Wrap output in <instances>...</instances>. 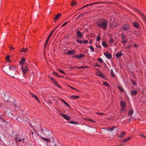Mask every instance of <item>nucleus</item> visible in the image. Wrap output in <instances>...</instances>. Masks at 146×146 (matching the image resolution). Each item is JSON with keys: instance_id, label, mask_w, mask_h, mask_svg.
<instances>
[{"instance_id": "40", "label": "nucleus", "mask_w": 146, "mask_h": 146, "mask_svg": "<svg viewBox=\"0 0 146 146\" xmlns=\"http://www.w3.org/2000/svg\"><path fill=\"white\" fill-rule=\"evenodd\" d=\"M127 42V40H123L121 41V42L124 45H125L126 43Z\"/></svg>"}, {"instance_id": "61", "label": "nucleus", "mask_w": 146, "mask_h": 146, "mask_svg": "<svg viewBox=\"0 0 146 146\" xmlns=\"http://www.w3.org/2000/svg\"><path fill=\"white\" fill-rule=\"evenodd\" d=\"M96 46L98 48H100L101 47V46L100 45H97Z\"/></svg>"}, {"instance_id": "8", "label": "nucleus", "mask_w": 146, "mask_h": 146, "mask_svg": "<svg viewBox=\"0 0 146 146\" xmlns=\"http://www.w3.org/2000/svg\"><path fill=\"white\" fill-rule=\"evenodd\" d=\"M104 54L108 59H110L112 58V56L111 54H110L108 52L104 53Z\"/></svg>"}, {"instance_id": "33", "label": "nucleus", "mask_w": 146, "mask_h": 146, "mask_svg": "<svg viewBox=\"0 0 146 146\" xmlns=\"http://www.w3.org/2000/svg\"><path fill=\"white\" fill-rule=\"evenodd\" d=\"M79 59H80L84 58L85 56V55L83 54H81L79 55Z\"/></svg>"}, {"instance_id": "1", "label": "nucleus", "mask_w": 146, "mask_h": 146, "mask_svg": "<svg viewBox=\"0 0 146 146\" xmlns=\"http://www.w3.org/2000/svg\"><path fill=\"white\" fill-rule=\"evenodd\" d=\"M96 24L98 27L104 30L107 29L108 28V22L105 19H98L96 22Z\"/></svg>"}, {"instance_id": "11", "label": "nucleus", "mask_w": 146, "mask_h": 146, "mask_svg": "<svg viewBox=\"0 0 146 146\" xmlns=\"http://www.w3.org/2000/svg\"><path fill=\"white\" fill-rule=\"evenodd\" d=\"M77 36L78 38H81L82 36V35L81 32L79 30L77 31Z\"/></svg>"}, {"instance_id": "29", "label": "nucleus", "mask_w": 146, "mask_h": 146, "mask_svg": "<svg viewBox=\"0 0 146 146\" xmlns=\"http://www.w3.org/2000/svg\"><path fill=\"white\" fill-rule=\"evenodd\" d=\"M102 46L104 47L107 48L108 47V45L104 41H103L102 42Z\"/></svg>"}, {"instance_id": "42", "label": "nucleus", "mask_w": 146, "mask_h": 146, "mask_svg": "<svg viewBox=\"0 0 146 146\" xmlns=\"http://www.w3.org/2000/svg\"><path fill=\"white\" fill-rule=\"evenodd\" d=\"M58 70L60 72L63 73V74H66L65 72L62 70L60 69H59Z\"/></svg>"}, {"instance_id": "4", "label": "nucleus", "mask_w": 146, "mask_h": 146, "mask_svg": "<svg viewBox=\"0 0 146 146\" xmlns=\"http://www.w3.org/2000/svg\"><path fill=\"white\" fill-rule=\"evenodd\" d=\"M50 79L52 80L53 84L55 86L59 89H61L62 88L57 83V82L54 80L53 78L50 77Z\"/></svg>"}, {"instance_id": "17", "label": "nucleus", "mask_w": 146, "mask_h": 146, "mask_svg": "<svg viewBox=\"0 0 146 146\" xmlns=\"http://www.w3.org/2000/svg\"><path fill=\"white\" fill-rule=\"evenodd\" d=\"M137 90H131V91L130 94L131 95H135L137 94Z\"/></svg>"}, {"instance_id": "12", "label": "nucleus", "mask_w": 146, "mask_h": 146, "mask_svg": "<svg viewBox=\"0 0 146 146\" xmlns=\"http://www.w3.org/2000/svg\"><path fill=\"white\" fill-rule=\"evenodd\" d=\"M130 27V26L129 24H125L124 25L123 27L124 30H127Z\"/></svg>"}, {"instance_id": "48", "label": "nucleus", "mask_w": 146, "mask_h": 146, "mask_svg": "<svg viewBox=\"0 0 146 146\" xmlns=\"http://www.w3.org/2000/svg\"><path fill=\"white\" fill-rule=\"evenodd\" d=\"M76 42L78 43H80V44L82 43V40H76Z\"/></svg>"}, {"instance_id": "23", "label": "nucleus", "mask_w": 146, "mask_h": 146, "mask_svg": "<svg viewBox=\"0 0 146 146\" xmlns=\"http://www.w3.org/2000/svg\"><path fill=\"white\" fill-rule=\"evenodd\" d=\"M110 75L113 78H114L115 76V75L112 69H111L110 70Z\"/></svg>"}, {"instance_id": "45", "label": "nucleus", "mask_w": 146, "mask_h": 146, "mask_svg": "<svg viewBox=\"0 0 146 146\" xmlns=\"http://www.w3.org/2000/svg\"><path fill=\"white\" fill-rule=\"evenodd\" d=\"M118 88L120 91L121 92H123V89L121 87H120V86L118 87Z\"/></svg>"}, {"instance_id": "31", "label": "nucleus", "mask_w": 146, "mask_h": 146, "mask_svg": "<svg viewBox=\"0 0 146 146\" xmlns=\"http://www.w3.org/2000/svg\"><path fill=\"white\" fill-rule=\"evenodd\" d=\"M133 110L131 109L129 110V111L128 112L129 115H131L133 114Z\"/></svg>"}, {"instance_id": "64", "label": "nucleus", "mask_w": 146, "mask_h": 146, "mask_svg": "<svg viewBox=\"0 0 146 146\" xmlns=\"http://www.w3.org/2000/svg\"><path fill=\"white\" fill-rule=\"evenodd\" d=\"M133 46L135 47H137V45L136 44H134Z\"/></svg>"}, {"instance_id": "50", "label": "nucleus", "mask_w": 146, "mask_h": 146, "mask_svg": "<svg viewBox=\"0 0 146 146\" xmlns=\"http://www.w3.org/2000/svg\"><path fill=\"white\" fill-rule=\"evenodd\" d=\"M72 57L74 58H76L79 59V55H74Z\"/></svg>"}, {"instance_id": "39", "label": "nucleus", "mask_w": 146, "mask_h": 146, "mask_svg": "<svg viewBox=\"0 0 146 146\" xmlns=\"http://www.w3.org/2000/svg\"><path fill=\"white\" fill-rule=\"evenodd\" d=\"M100 40H101L100 37L98 35L96 38V41H99Z\"/></svg>"}, {"instance_id": "13", "label": "nucleus", "mask_w": 146, "mask_h": 146, "mask_svg": "<svg viewBox=\"0 0 146 146\" xmlns=\"http://www.w3.org/2000/svg\"><path fill=\"white\" fill-rule=\"evenodd\" d=\"M138 12L140 14V15L142 16V18L143 19V21L144 22L146 23V17L145 16V15L142 13L141 12H140L139 11H138Z\"/></svg>"}, {"instance_id": "43", "label": "nucleus", "mask_w": 146, "mask_h": 146, "mask_svg": "<svg viewBox=\"0 0 146 146\" xmlns=\"http://www.w3.org/2000/svg\"><path fill=\"white\" fill-rule=\"evenodd\" d=\"M71 98H79L80 97L79 96H72L71 97Z\"/></svg>"}, {"instance_id": "24", "label": "nucleus", "mask_w": 146, "mask_h": 146, "mask_svg": "<svg viewBox=\"0 0 146 146\" xmlns=\"http://www.w3.org/2000/svg\"><path fill=\"white\" fill-rule=\"evenodd\" d=\"M40 137L44 141L46 142H48L50 141L49 139L48 138H44L42 136H40Z\"/></svg>"}, {"instance_id": "27", "label": "nucleus", "mask_w": 146, "mask_h": 146, "mask_svg": "<svg viewBox=\"0 0 146 146\" xmlns=\"http://www.w3.org/2000/svg\"><path fill=\"white\" fill-rule=\"evenodd\" d=\"M20 50L21 52H26L28 50V49L27 48H23L21 49Z\"/></svg>"}, {"instance_id": "54", "label": "nucleus", "mask_w": 146, "mask_h": 146, "mask_svg": "<svg viewBox=\"0 0 146 146\" xmlns=\"http://www.w3.org/2000/svg\"><path fill=\"white\" fill-rule=\"evenodd\" d=\"M0 119L2 120V121H3L4 122H6V121L1 116V117H0Z\"/></svg>"}, {"instance_id": "44", "label": "nucleus", "mask_w": 146, "mask_h": 146, "mask_svg": "<svg viewBox=\"0 0 146 146\" xmlns=\"http://www.w3.org/2000/svg\"><path fill=\"white\" fill-rule=\"evenodd\" d=\"M9 57H10V56L9 55H7L6 56V57L5 58V59H6L7 61H9Z\"/></svg>"}, {"instance_id": "46", "label": "nucleus", "mask_w": 146, "mask_h": 146, "mask_svg": "<svg viewBox=\"0 0 146 146\" xmlns=\"http://www.w3.org/2000/svg\"><path fill=\"white\" fill-rule=\"evenodd\" d=\"M69 123L71 124H77L78 123L74 121H70L69 122Z\"/></svg>"}, {"instance_id": "36", "label": "nucleus", "mask_w": 146, "mask_h": 146, "mask_svg": "<svg viewBox=\"0 0 146 146\" xmlns=\"http://www.w3.org/2000/svg\"><path fill=\"white\" fill-rule=\"evenodd\" d=\"M76 4V1H73L71 3V5L72 6H75Z\"/></svg>"}, {"instance_id": "5", "label": "nucleus", "mask_w": 146, "mask_h": 146, "mask_svg": "<svg viewBox=\"0 0 146 146\" xmlns=\"http://www.w3.org/2000/svg\"><path fill=\"white\" fill-rule=\"evenodd\" d=\"M21 70L23 73L24 74H25L28 70V69L27 68V66H23L21 67Z\"/></svg>"}, {"instance_id": "41", "label": "nucleus", "mask_w": 146, "mask_h": 146, "mask_svg": "<svg viewBox=\"0 0 146 146\" xmlns=\"http://www.w3.org/2000/svg\"><path fill=\"white\" fill-rule=\"evenodd\" d=\"M89 48H90V50H92V52L94 51V47L93 46H90Z\"/></svg>"}, {"instance_id": "56", "label": "nucleus", "mask_w": 146, "mask_h": 146, "mask_svg": "<svg viewBox=\"0 0 146 146\" xmlns=\"http://www.w3.org/2000/svg\"><path fill=\"white\" fill-rule=\"evenodd\" d=\"M104 68H106L107 67V65L105 63H104Z\"/></svg>"}, {"instance_id": "60", "label": "nucleus", "mask_w": 146, "mask_h": 146, "mask_svg": "<svg viewBox=\"0 0 146 146\" xmlns=\"http://www.w3.org/2000/svg\"><path fill=\"white\" fill-rule=\"evenodd\" d=\"M31 93V94H32L33 95V97H34L35 98V97H37L36 95L33 94L32 93Z\"/></svg>"}, {"instance_id": "26", "label": "nucleus", "mask_w": 146, "mask_h": 146, "mask_svg": "<svg viewBox=\"0 0 146 146\" xmlns=\"http://www.w3.org/2000/svg\"><path fill=\"white\" fill-rule=\"evenodd\" d=\"M114 40L113 39V38L111 37H110V38L109 41V44H111V43H114Z\"/></svg>"}, {"instance_id": "53", "label": "nucleus", "mask_w": 146, "mask_h": 146, "mask_svg": "<svg viewBox=\"0 0 146 146\" xmlns=\"http://www.w3.org/2000/svg\"><path fill=\"white\" fill-rule=\"evenodd\" d=\"M88 42V40H82V43H83V44H84L85 43H87Z\"/></svg>"}, {"instance_id": "9", "label": "nucleus", "mask_w": 146, "mask_h": 146, "mask_svg": "<svg viewBox=\"0 0 146 146\" xmlns=\"http://www.w3.org/2000/svg\"><path fill=\"white\" fill-rule=\"evenodd\" d=\"M102 72L101 71H99V72H96V75L97 76L104 78V75L103 74H102Z\"/></svg>"}, {"instance_id": "14", "label": "nucleus", "mask_w": 146, "mask_h": 146, "mask_svg": "<svg viewBox=\"0 0 146 146\" xmlns=\"http://www.w3.org/2000/svg\"><path fill=\"white\" fill-rule=\"evenodd\" d=\"M122 54L123 53H122L121 52H118L116 54L115 56L117 58H119L121 57L122 56Z\"/></svg>"}, {"instance_id": "18", "label": "nucleus", "mask_w": 146, "mask_h": 146, "mask_svg": "<svg viewBox=\"0 0 146 146\" xmlns=\"http://www.w3.org/2000/svg\"><path fill=\"white\" fill-rule=\"evenodd\" d=\"M115 126H113L111 127H109L108 128L107 130L109 131H112L114 130L115 128H116Z\"/></svg>"}, {"instance_id": "37", "label": "nucleus", "mask_w": 146, "mask_h": 146, "mask_svg": "<svg viewBox=\"0 0 146 146\" xmlns=\"http://www.w3.org/2000/svg\"><path fill=\"white\" fill-rule=\"evenodd\" d=\"M103 84L106 86H109V84L107 82H103Z\"/></svg>"}, {"instance_id": "2", "label": "nucleus", "mask_w": 146, "mask_h": 146, "mask_svg": "<svg viewBox=\"0 0 146 146\" xmlns=\"http://www.w3.org/2000/svg\"><path fill=\"white\" fill-rule=\"evenodd\" d=\"M56 30V29L54 28L49 34L46 41L44 44V48H46L50 36L53 34Z\"/></svg>"}, {"instance_id": "52", "label": "nucleus", "mask_w": 146, "mask_h": 146, "mask_svg": "<svg viewBox=\"0 0 146 146\" xmlns=\"http://www.w3.org/2000/svg\"><path fill=\"white\" fill-rule=\"evenodd\" d=\"M94 66L95 67H101V65H99L98 64H96L94 65Z\"/></svg>"}, {"instance_id": "49", "label": "nucleus", "mask_w": 146, "mask_h": 146, "mask_svg": "<svg viewBox=\"0 0 146 146\" xmlns=\"http://www.w3.org/2000/svg\"><path fill=\"white\" fill-rule=\"evenodd\" d=\"M126 37V36L124 35H123L121 36V38L123 40Z\"/></svg>"}, {"instance_id": "15", "label": "nucleus", "mask_w": 146, "mask_h": 146, "mask_svg": "<svg viewBox=\"0 0 146 146\" xmlns=\"http://www.w3.org/2000/svg\"><path fill=\"white\" fill-rule=\"evenodd\" d=\"M15 140L16 142H20L21 141H23V143H25L24 141H23L25 140L24 138H19L18 139L16 137L15 138Z\"/></svg>"}, {"instance_id": "22", "label": "nucleus", "mask_w": 146, "mask_h": 146, "mask_svg": "<svg viewBox=\"0 0 146 146\" xmlns=\"http://www.w3.org/2000/svg\"><path fill=\"white\" fill-rule=\"evenodd\" d=\"M121 107H126V102H125L121 101L120 103Z\"/></svg>"}, {"instance_id": "57", "label": "nucleus", "mask_w": 146, "mask_h": 146, "mask_svg": "<svg viewBox=\"0 0 146 146\" xmlns=\"http://www.w3.org/2000/svg\"><path fill=\"white\" fill-rule=\"evenodd\" d=\"M140 136L141 137H143L144 138H146V137L143 134L140 135Z\"/></svg>"}, {"instance_id": "55", "label": "nucleus", "mask_w": 146, "mask_h": 146, "mask_svg": "<svg viewBox=\"0 0 146 146\" xmlns=\"http://www.w3.org/2000/svg\"><path fill=\"white\" fill-rule=\"evenodd\" d=\"M67 24V22H66L64 23L63 24H62V25L61 26V27L65 26V25H66Z\"/></svg>"}, {"instance_id": "62", "label": "nucleus", "mask_w": 146, "mask_h": 146, "mask_svg": "<svg viewBox=\"0 0 146 146\" xmlns=\"http://www.w3.org/2000/svg\"><path fill=\"white\" fill-rule=\"evenodd\" d=\"M131 46V45H129L128 46L126 47V48H130Z\"/></svg>"}, {"instance_id": "32", "label": "nucleus", "mask_w": 146, "mask_h": 146, "mask_svg": "<svg viewBox=\"0 0 146 146\" xmlns=\"http://www.w3.org/2000/svg\"><path fill=\"white\" fill-rule=\"evenodd\" d=\"M9 69L10 70H15V68L14 66H11L9 67Z\"/></svg>"}, {"instance_id": "51", "label": "nucleus", "mask_w": 146, "mask_h": 146, "mask_svg": "<svg viewBox=\"0 0 146 146\" xmlns=\"http://www.w3.org/2000/svg\"><path fill=\"white\" fill-rule=\"evenodd\" d=\"M40 131L42 134H44V129H42V128H41L40 129Z\"/></svg>"}, {"instance_id": "25", "label": "nucleus", "mask_w": 146, "mask_h": 146, "mask_svg": "<svg viewBox=\"0 0 146 146\" xmlns=\"http://www.w3.org/2000/svg\"><path fill=\"white\" fill-rule=\"evenodd\" d=\"M60 100L65 105H66L67 106L69 107V106L68 104L63 99L61 98L60 99Z\"/></svg>"}, {"instance_id": "30", "label": "nucleus", "mask_w": 146, "mask_h": 146, "mask_svg": "<svg viewBox=\"0 0 146 146\" xmlns=\"http://www.w3.org/2000/svg\"><path fill=\"white\" fill-rule=\"evenodd\" d=\"M60 15L61 14L60 13H58V14L56 15L55 17L54 18V19L55 20L59 18Z\"/></svg>"}, {"instance_id": "19", "label": "nucleus", "mask_w": 146, "mask_h": 146, "mask_svg": "<svg viewBox=\"0 0 146 146\" xmlns=\"http://www.w3.org/2000/svg\"><path fill=\"white\" fill-rule=\"evenodd\" d=\"M126 132L125 131H123L122 132L119 136V137L120 138H121L123 137L124 135L125 134Z\"/></svg>"}, {"instance_id": "58", "label": "nucleus", "mask_w": 146, "mask_h": 146, "mask_svg": "<svg viewBox=\"0 0 146 146\" xmlns=\"http://www.w3.org/2000/svg\"><path fill=\"white\" fill-rule=\"evenodd\" d=\"M132 84L134 85H136V82L134 81H133V82H132Z\"/></svg>"}, {"instance_id": "38", "label": "nucleus", "mask_w": 146, "mask_h": 146, "mask_svg": "<svg viewBox=\"0 0 146 146\" xmlns=\"http://www.w3.org/2000/svg\"><path fill=\"white\" fill-rule=\"evenodd\" d=\"M29 134L32 137H33V135H34V132L32 130H30V132Z\"/></svg>"}, {"instance_id": "21", "label": "nucleus", "mask_w": 146, "mask_h": 146, "mask_svg": "<svg viewBox=\"0 0 146 146\" xmlns=\"http://www.w3.org/2000/svg\"><path fill=\"white\" fill-rule=\"evenodd\" d=\"M25 61V59L24 58H22L20 61V64L21 65L24 64Z\"/></svg>"}, {"instance_id": "47", "label": "nucleus", "mask_w": 146, "mask_h": 146, "mask_svg": "<svg viewBox=\"0 0 146 146\" xmlns=\"http://www.w3.org/2000/svg\"><path fill=\"white\" fill-rule=\"evenodd\" d=\"M125 107H121V110L122 111H125Z\"/></svg>"}, {"instance_id": "10", "label": "nucleus", "mask_w": 146, "mask_h": 146, "mask_svg": "<svg viewBox=\"0 0 146 146\" xmlns=\"http://www.w3.org/2000/svg\"><path fill=\"white\" fill-rule=\"evenodd\" d=\"M75 50L74 49H73L71 50H68L67 51V54H69L70 55L74 54L75 53Z\"/></svg>"}, {"instance_id": "35", "label": "nucleus", "mask_w": 146, "mask_h": 146, "mask_svg": "<svg viewBox=\"0 0 146 146\" xmlns=\"http://www.w3.org/2000/svg\"><path fill=\"white\" fill-rule=\"evenodd\" d=\"M98 61L100 62V63H102L103 62V61L101 58H99L98 59Z\"/></svg>"}, {"instance_id": "59", "label": "nucleus", "mask_w": 146, "mask_h": 146, "mask_svg": "<svg viewBox=\"0 0 146 146\" xmlns=\"http://www.w3.org/2000/svg\"><path fill=\"white\" fill-rule=\"evenodd\" d=\"M14 49H15L13 47H10V50H14Z\"/></svg>"}, {"instance_id": "28", "label": "nucleus", "mask_w": 146, "mask_h": 146, "mask_svg": "<svg viewBox=\"0 0 146 146\" xmlns=\"http://www.w3.org/2000/svg\"><path fill=\"white\" fill-rule=\"evenodd\" d=\"M88 68V66H83L80 67H76V68L78 69H80V68Z\"/></svg>"}, {"instance_id": "6", "label": "nucleus", "mask_w": 146, "mask_h": 146, "mask_svg": "<svg viewBox=\"0 0 146 146\" xmlns=\"http://www.w3.org/2000/svg\"><path fill=\"white\" fill-rule=\"evenodd\" d=\"M60 115L62 116L63 118L66 120H70V117L68 116L65 114L60 113Z\"/></svg>"}, {"instance_id": "7", "label": "nucleus", "mask_w": 146, "mask_h": 146, "mask_svg": "<svg viewBox=\"0 0 146 146\" xmlns=\"http://www.w3.org/2000/svg\"><path fill=\"white\" fill-rule=\"evenodd\" d=\"M108 25L110 28H113L117 26L118 24L114 22L109 23Z\"/></svg>"}, {"instance_id": "34", "label": "nucleus", "mask_w": 146, "mask_h": 146, "mask_svg": "<svg viewBox=\"0 0 146 146\" xmlns=\"http://www.w3.org/2000/svg\"><path fill=\"white\" fill-rule=\"evenodd\" d=\"M53 74L54 75H55L56 76H58V77H62L61 76L59 75H58V73L56 72H54L53 73Z\"/></svg>"}, {"instance_id": "63", "label": "nucleus", "mask_w": 146, "mask_h": 146, "mask_svg": "<svg viewBox=\"0 0 146 146\" xmlns=\"http://www.w3.org/2000/svg\"><path fill=\"white\" fill-rule=\"evenodd\" d=\"M98 114H99V115H103L104 113H98Z\"/></svg>"}, {"instance_id": "16", "label": "nucleus", "mask_w": 146, "mask_h": 146, "mask_svg": "<svg viewBox=\"0 0 146 146\" xmlns=\"http://www.w3.org/2000/svg\"><path fill=\"white\" fill-rule=\"evenodd\" d=\"M133 25L135 27L138 28L139 27V24L136 21H134L133 23Z\"/></svg>"}, {"instance_id": "3", "label": "nucleus", "mask_w": 146, "mask_h": 146, "mask_svg": "<svg viewBox=\"0 0 146 146\" xmlns=\"http://www.w3.org/2000/svg\"><path fill=\"white\" fill-rule=\"evenodd\" d=\"M102 3V2L100 1V2H94V3H91L90 4H89L87 5H86L83 6V7H81L79 9V10H80L81 9H83V8H86L88 6H91L92 5H95V4H100V3Z\"/></svg>"}, {"instance_id": "20", "label": "nucleus", "mask_w": 146, "mask_h": 146, "mask_svg": "<svg viewBox=\"0 0 146 146\" xmlns=\"http://www.w3.org/2000/svg\"><path fill=\"white\" fill-rule=\"evenodd\" d=\"M132 138V137H128L127 138H126L125 139H124L123 142H125V143L126 142L129 141Z\"/></svg>"}]
</instances>
